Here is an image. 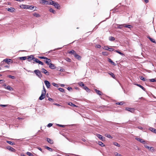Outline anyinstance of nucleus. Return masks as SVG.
<instances>
[{
    "instance_id": "obj_1",
    "label": "nucleus",
    "mask_w": 156,
    "mask_h": 156,
    "mask_svg": "<svg viewBox=\"0 0 156 156\" xmlns=\"http://www.w3.org/2000/svg\"><path fill=\"white\" fill-rule=\"evenodd\" d=\"M49 5L54 6L55 7L58 9H60L61 8L60 5L57 2H56L52 0H50L49 2Z\"/></svg>"
},
{
    "instance_id": "obj_2",
    "label": "nucleus",
    "mask_w": 156,
    "mask_h": 156,
    "mask_svg": "<svg viewBox=\"0 0 156 156\" xmlns=\"http://www.w3.org/2000/svg\"><path fill=\"white\" fill-rule=\"evenodd\" d=\"M118 27L117 28L122 29L123 27H125L129 28L130 30H131V28H133V26L130 25H127L125 24H117Z\"/></svg>"
},
{
    "instance_id": "obj_3",
    "label": "nucleus",
    "mask_w": 156,
    "mask_h": 156,
    "mask_svg": "<svg viewBox=\"0 0 156 156\" xmlns=\"http://www.w3.org/2000/svg\"><path fill=\"white\" fill-rule=\"evenodd\" d=\"M34 72L36 75L39 78H41L42 77V76L41 73L39 70L38 69L35 70Z\"/></svg>"
},
{
    "instance_id": "obj_4",
    "label": "nucleus",
    "mask_w": 156,
    "mask_h": 156,
    "mask_svg": "<svg viewBox=\"0 0 156 156\" xmlns=\"http://www.w3.org/2000/svg\"><path fill=\"white\" fill-rule=\"evenodd\" d=\"M36 58L34 57V55H32L28 56L27 58L29 62L31 61L32 60H33L35 62L36 60L35 59H36Z\"/></svg>"
},
{
    "instance_id": "obj_5",
    "label": "nucleus",
    "mask_w": 156,
    "mask_h": 156,
    "mask_svg": "<svg viewBox=\"0 0 156 156\" xmlns=\"http://www.w3.org/2000/svg\"><path fill=\"white\" fill-rule=\"evenodd\" d=\"M135 139L143 144H145L146 143V141L141 138L136 137L135 138Z\"/></svg>"
},
{
    "instance_id": "obj_6",
    "label": "nucleus",
    "mask_w": 156,
    "mask_h": 156,
    "mask_svg": "<svg viewBox=\"0 0 156 156\" xmlns=\"http://www.w3.org/2000/svg\"><path fill=\"white\" fill-rule=\"evenodd\" d=\"M41 72L45 74L47 76H49L50 75L49 72H48L44 68H42L41 69Z\"/></svg>"
},
{
    "instance_id": "obj_7",
    "label": "nucleus",
    "mask_w": 156,
    "mask_h": 156,
    "mask_svg": "<svg viewBox=\"0 0 156 156\" xmlns=\"http://www.w3.org/2000/svg\"><path fill=\"white\" fill-rule=\"evenodd\" d=\"M45 94L46 93L43 92V91L42 92L41 95L39 98V99L40 100L43 99L45 98Z\"/></svg>"
},
{
    "instance_id": "obj_8",
    "label": "nucleus",
    "mask_w": 156,
    "mask_h": 156,
    "mask_svg": "<svg viewBox=\"0 0 156 156\" xmlns=\"http://www.w3.org/2000/svg\"><path fill=\"white\" fill-rule=\"evenodd\" d=\"M97 136L98 137L100 140L104 141L105 140V138L103 137L102 135L99 134H97Z\"/></svg>"
},
{
    "instance_id": "obj_9",
    "label": "nucleus",
    "mask_w": 156,
    "mask_h": 156,
    "mask_svg": "<svg viewBox=\"0 0 156 156\" xmlns=\"http://www.w3.org/2000/svg\"><path fill=\"white\" fill-rule=\"evenodd\" d=\"M7 148L9 151L12 152H15L16 151L14 148L10 146L7 147Z\"/></svg>"
},
{
    "instance_id": "obj_10",
    "label": "nucleus",
    "mask_w": 156,
    "mask_h": 156,
    "mask_svg": "<svg viewBox=\"0 0 156 156\" xmlns=\"http://www.w3.org/2000/svg\"><path fill=\"white\" fill-rule=\"evenodd\" d=\"M74 56L76 58L78 59V60H80L81 59V57L78 54H77L76 52L75 53Z\"/></svg>"
},
{
    "instance_id": "obj_11",
    "label": "nucleus",
    "mask_w": 156,
    "mask_h": 156,
    "mask_svg": "<svg viewBox=\"0 0 156 156\" xmlns=\"http://www.w3.org/2000/svg\"><path fill=\"white\" fill-rule=\"evenodd\" d=\"M44 82L47 88H49L50 86V82L47 80H45Z\"/></svg>"
},
{
    "instance_id": "obj_12",
    "label": "nucleus",
    "mask_w": 156,
    "mask_h": 156,
    "mask_svg": "<svg viewBox=\"0 0 156 156\" xmlns=\"http://www.w3.org/2000/svg\"><path fill=\"white\" fill-rule=\"evenodd\" d=\"M94 90L95 91L97 94L100 95H102L103 93L99 90H97V89H95Z\"/></svg>"
},
{
    "instance_id": "obj_13",
    "label": "nucleus",
    "mask_w": 156,
    "mask_h": 156,
    "mask_svg": "<svg viewBox=\"0 0 156 156\" xmlns=\"http://www.w3.org/2000/svg\"><path fill=\"white\" fill-rule=\"evenodd\" d=\"M126 109L127 111H129L131 112H134L135 110V109L134 108H127Z\"/></svg>"
},
{
    "instance_id": "obj_14",
    "label": "nucleus",
    "mask_w": 156,
    "mask_h": 156,
    "mask_svg": "<svg viewBox=\"0 0 156 156\" xmlns=\"http://www.w3.org/2000/svg\"><path fill=\"white\" fill-rule=\"evenodd\" d=\"M144 147H146V148L148 149L149 150H150L151 151H154V148L153 147H149L148 146H147V145H144Z\"/></svg>"
},
{
    "instance_id": "obj_15",
    "label": "nucleus",
    "mask_w": 156,
    "mask_h": 156,
    "mask_svg": "<svg viewBox=\"0 0 156 156\" xmlns=\"http://www.w3.org/2000/svg\"><path fill=\"white\" fill-rule=\"evenodd\" d=\"M29 5H22L20 7L24 9H29Z\"/></svg>"
},
{
    "instance_id": "obj_16",
    "label": "nucleus",
    "mask_w": 156,
    "mask_h": 156,
    "mask_svg": "<svg viewBox=\"0 0 156 156\" xmlns=\"http://www.w3.org/2000/svg\"><path fill=\"white\" fill-rule=\"evenodd\" d=\"M41 1L42 3L45 4L47 5H49V2L50 1V0L48 1L46 0H41Z\"/></svg>"
},
{
    "instance_id": "obj_17",
    "label": "nucleus",
    "mask_w": 156,
    "mask_h": 156,
    "mask_svg": "<svg viewBox=\"0 0 156 156\" xmlns=\"http://www.w3.org/2000/svg\"><path fill=\"white\" fill-rule=\"evenodd\" d=\"M15 9L14 8L12 7H10L8 8L7 10L10 12H12L14 11Z\"/></svg>"
},
{
    "instance_id": "obj_18",
    "label": "nucleus",
    "mask_w": 156,
    "mask_h": 156,
    "mask_svg": "<svg viewBox=\"0 0 156 156\" xmlns=\"http://www.w3.org/2000/svg\"><path fill=\"white\" fill-rule=\"evenodd\" d=\"M47 141L48 143H49L51 144H53V140L49 138H47Z\"/></svg>"
},
{
    "instance_id": "obj_19",
    "label": "nucleus",
    "mask_w": 156,
    "mask_h": 156,
    "mask_svg": "<svg viewBox=\"0 0 156 156\" xmlns=\"http://www.w3.org/2000/svg\"><path fill=\"white\" fill-rule=\"evenodd\" d=\"M135 85L137 86H138L139 87H140L144 91H146L145 89L143 86H141L140 84L136 83V84H135Z\"/></svg>"
},
{
    "instance_id": "obj_20",
    "label": "nucleus",
    "mask_w": 156,
    "mask_h": 156,
    "mask_svg": "<svg viewBox=\"0 0 156 156\" xmlns=\"http://www.w3.org/2000/svg\"><path fill=\"white\" fill-rule=\"evenodd\" d=\"M35 60H36L35 62H36V63H38L39 64H41L42 65H44V63L41 61H39L37 58H36V59Z\"/></svg>"
},
{
    "instance_id": "obj_21",
    "label": "nucleus",
    "mask_w": 156,
    "mask_h": 156,
    "mask_svg": "<svg viewBox=\"0 0 156 156\" xmlns=\"http://www.w3.org/2000/svg\"><path fill=\"white\" fill-rule=\"evenodd\" d=\"M47 60L46 61H45V63L48 65H49L50 64H51V60L48 58V59H46Z\"/></svg>"
},
{
    "instance_id": "obj_22",
    "label": "nucleus",
    "mask_w": 156,
    "mask_h": 156,
    "mask_svg": "<svg viewBox=\"0 0 156 156\" xmlns=\"http://www.w3.org/2000/svg\"><path fill=\"white\" fill-rule=\"evenodd\" d=\"M150 130L152 132L156 134V129L152 127H150L149 128Z\"/></svg>"
},
{
    "instance_id": "obj_23",
    "label": "nucleus",
    "mask_w": 156,
    "mask_h": 156,
    "mask_svg": "<svg viewBox=\"0 0 156 156\" xmlns=\"http://www.w3.org/2000/svg\"><path fill=\"white\" fill-rule=\"evenodd\" d=\"M147 38H148L152 42L156 44V41H155L154 39L151 38L149 36Z\"/></svg>"
},
{
    "instance_id": "obj_24",
    "label": "nucleus",
    "mask_w": 156,
    "mask_h": 156,
    "mask_svg": "<svg viewBox=\"0 0 156 156\" xmlns=\"http://www.w3.org/2000/svg\"><path fill=\"white\" fill-rule=\"evenodd\" d=\"M5 89H7L10 91H12L13 90V88H12L11 87H10V86H8L7 87H5Z\"/></svg>"
},
{
    "instance_id": "obj_25",
    "label": "nucleus",
    "mask_w": 156,
    "mask_h": 156,
    "mask_svg": "<svg viewBox=\"0 0 156 156\" xmlns=\"http://www.w3.org/2000/svg\"><path fill=\"white\" fill-rule=\"evenodd\" d=\"M49 67L50 69H55V65L51 63L50 64V65H49Z\"/></svg>"
},
{
    "instance_id": "obj_26",
    "label": "nucleus",
    "mask_w": 156,
    "mask_h": 156,
    "mask_svg": "<svg viewBox=\"0 0 156 156\" xmlns=\"http://www.w3.org/2000/svg\"><path fill=\"white\" fill-rule=\"evenodd\" d=\"M98 144L102 147L105 146V145L101 141H98Z\"/></svg>"
},
{
    "instance_id": "obj_27",
    "label": "nucleus",
    "mask_w": 156,
    "mask_h": 156,
    "mask_svg": "<svg viewBox=\"0 0 156 156\" xmlns=\"http://www.w3.org/2000/svg\"><path fill=\"white\" fill-rule=\"evenodd\" d=\"M33 15L34 16L37 17H39L40 16V15L39 14L35 12H34L33 13Z\"/></svg>"
},
{
    "instance_id": "obj_28",
    "label": "nucleus",
    "mask_w": 156,
    "mask_h": 156,
    "mask_svg": "<svg viewBox=\"0 0 156 156\" xmlns=\"http://www.w3.org/2000/svg\"><path fill=\"white\" fill-rule=\"evenodd\" d=\"M83 88L86 90L87 92H89L90 91V90L86 86H85L83 87Z\"/></svg>"
},
{
    "instance_id": "obj_29",
    "label": "nucleus",
    "mask_w": 156,
    "mask_h": 156,
    "mask_svg": "<svg viewBox=\"0 0 156 156\" xmlns=\"http://www.w3.org/2000/svg\"><path fill=\"white\" fill-rule=\"evenodd\" d=\"M4 62H7L8 64H9V62H10V61L11 60V59H5L4 60Z\"/></svg>"
},
{
    "instance_id": "obj_30",
    "label": "nucleus",
    "mask_w": 156,
    "mask_h": 156,
    "mask_svg": "<svg viewBox=\"0 0 156 156\" xmlns=\"http://www.w3.org/2000/svg\"><path fill=\"white\" fill-rule=\"evenodd\" d=\"M108 61L113 65L114 66L116 65L115 63V62H113V61L110 58H108Z\"/></svg>"
},
{
    "instance_id": "obj_31",
    "label": "nucleus",
    "mask_w": 156,
    "mask_h": 156,
    "mask_svg": "<svg viewBox=\"0 0 156 156\" xmlns=\"http://www.w3.org/2000/svg\"><path fill=\"white\" fill-rule=\"evenodd\" d=\"M114 51L118 53L119 54L121 55H124V54L123 53H122L119 50H115Z\"/></svg>"
},
{
    "instance_id": "obj_32",
    "label": "nucleus",
    "mask_w": 156,
    "mask_h": 156,
    "mask_svg": "<svg viewBox=\"0 0 156 156\" xmlns=\"http://www.w3.org/2000/svg\"><path fill=\"white\" fill-rule=\"evenodd\" d=\"M115 39V38L111 36L109 37V40L111 41H114Z\"/></svg>"
},
{
    "instance_id": "obj_33",
    "label": "nucleus",
    "mask_w": 156,
    "mask_h": 156,
    "mask_svg": "<svg viewBox=\"0 0 156 156\" xmlns=\"http://www.w3.org/2000/svg\"><path fill=\"white\" fill-rule=\"evenodd\" d=\"M6 142L7 143L9 144L12 145H15V143L13 142L9 141H7Z\"/></svg>"
},
{
    "instance_id": "obj_34",
    "label": "nucleus",
    "mask_w": 156,
    "mask_h": 156,
    "mask_svg": "<svg viewBox=\"0 0 156 156\" xmlns=\"http://www.w3.org/2000/svg\"><path fill=\"white\" fill-rule=\"evenodd\" d=\"M49 11L50 12H52V13H53L54 14H55L56 13L55 11V10H54L52 8H50L49 10Z\"/></svg>"
},
{
    "instance_id": "obj_35",
    "label": "nucleus",
    "mask_w": 156,
    "mask_h": 156,
    "mask_svg": "<svg viewBox=\"0 0 156 156\" xmlns=\"http://www.w3.org/2000/svg\"><path fill=\"white\" fill-rule=\"evenodd\" d=\"M27 58V57L26 56H23L20 57V59L22 60H26Z\"/></svg>"
},
{
    "instance_id": "obj_36",
    "label": "nucleus",
    "mask_w": 156,
    "mask_h": 156,
    "mask_svg": "<svg viewBox=\"0 0 156 156\" xmlns=\"http://www.w3.org/2000/svg\"><path fill=\"white\" fill-rule=\"evenodd\" d=\"M108 74L110 75L114 79H115V76L113 73L110 72V73H109Z\"/></svg>"
},
{
    "instance_id": "obj_37",
    "label": "nucleus",
    "mask_w": 156,
    "mask_h": 156,
    "mask_svg": "<svg viewBox=\"0 0 156 156\" xmlns=\"http://www.w3.org/2000/svg\"><path fill=\"white\" fill-rule=\"evenodd\" d=\"M68 104V105L73 107H76V105H75V104H74L73 103L71 102H69Z\"/></svg>"
},
{
    "instance_id": "obj_38",
    "label": "nucleus",
    "mask_w": 156,
    "mask_h": 156,
    "mask_svg": "<svg viewBox=\"0 0 156 156\" xmlns=\"http://www.w3.org/2000/svg\"><path fill=\"white\" fill-rule=\"evenodd\" d=\"M45 148L47 149V150H49L50 151H52V148L49 147L47 146H45Z\"/></svg>"
},
{
    "instance_id": "obj_39",
    "label": "nucleus",
    "mask_w": 156,
    "mask_h": 156,
    "mask_svg": "<svg viewBox=\"0 0 156 156\" xmlns=\"http://www.w3.org/2000/svg\"><path fill=\"white\" fill-rule=\"evenodd\" d=\"M76 52L74 51V50H72L69 51V53L71 54H73V55L75 54V53H76Z\"/></svg>"
},
{
    "instance_id": "obj_40",
    "label": "nucleus",
    "mask_w": 156,
    "mask_h": 156,
    "mask_svg": "<svg viewBox=\"0 0 156 156\" xmlns=\"http://www.w3.org/2000/svg\"><path fill=\"white\" fill-rule=\"evenodd\" d=\"M124 103V102L123 101H121V102H118L116 103V104L120 105H122Z\"/></svg>"
},
{
    "instance_id": "obj_41",
    "label": "nucleus",
    "mask_w": 156,
    "mask_h": 156,
    "mask_svg": "<svg viewBox=\"0 0 156 156\" xmlns=\"http://www.w3.org/2000/svg\"><path fill=\"white\" fill-rule=\"evenodd\" d=\"M78 84L80 86H82L83 87H84V86H85L84 84H83V83L82 82H80Z\"/></svg>"
},
{
    "instance_id": "obj_42",
    "label": "nucleus",
    "mask_w": 156,
    "mask_h": 156,
    "mask_svg": "<svg viewBox=\"0 0 156 156\" xmlns=\"http://www.w3.org/2000/svg\"><path fill=\"white\" fill-rule=\"evenodd\" d=\"M52 84L53 86H54L56 87H58V84L56 83H52Z\"/></svg>"
},
{
    "instance_id": "obj_43",
    "label": "nucleus",
    "mask_w": 156,
    "mask_h": 156,
    "mask_svg": "<svg viewBox=\"0 0 156 156\" xmlns=\"http://www.w3.org/2000/svg\"><path fill=\"white\" fill-rule=\"evenodd\" d=\"M113 144L115 146H117L118 147H120V146L119 144H118L116 142H114Z\"/></svg>"
},
{
    "instance_id": "obj_44",
    "label": "nucleus",
    "mask_w": 156,
    "mask_h": 156,
    "mask_svg": "<svg viewBox=\"0 0 156 156\" xmlns=\"http://www.w3.org/2000/svg\"><path fill=\"white\" fill-rule=\"evenodd\" d=\"M58 89L60 91H61V92H64L65 90L63 88H59Z\"/></svg>"
},
{
    "instance_id": "obj_45",
    "label": "nucleus",
    "mask_w": 156,
    "mask_h": 156,
    "mask_svg": "<svg viewBox=\"0 0 156 156\" xmlns=\"http://www.w3.org/2000/svg\"><path fill=\"white\" fill-rule=\"evenodd\" d=\"M27 154L29 156H34L30 152H27Z\"/></svg>"
},
{
    "instance_id": "obj_46",
    "label": "nucleus",
    "mask_w": 156,
    "mask_h": 156,
    "mask_svg": "<svg viewBox=\"0 0 156 156\" xmlns=\"http://www.w3.org/2000/svg\"><path fill=\"white\" fill-rule=\"evenodd\" d=\"M29 9L32 10L34 7H34V6H33L32 5H29Z\"/></svg>"
},
{
    "instance_id": "obj_47",
    "label": "nucleus",
    "mask_w": 156,
    "mask_h": 156,
    "mask_svg": "<svg viewBox=\"0 0 156 156\" xmlns=\"http://www.w3.org/2000/svg\"><path fill=\"white\" fill-rule=\"evenodd\" d=\"M150 81L152 82H156V80L154 79H151L149 80Z\"/></svg>"
},
{
    "instance_id": "obj_48",
    "label": "nucleus",
    "mask_w": 156,
    "mask_h": 156,
    "mask_svg": "<svg viewBox=\"0 0 156 156\" xmlns=\"http://www.w3.org/2000/svg\"><path fill=\"white\" fill-rule=\"evenodd\" d=\"M8 77L9 78H11L13 79H15V77L14 76H12L10 75L8 76Z\"/></svg>"
},
{
    "instance_id": "obj_49",
    "label": "nucleus",
    "mask_w": 156,
    "mask_h": 156,
    "mask_svg": "<svg viewBox=\"0 0 156 156\" xmlns=\"http://www.w3.org/2000/svg\"><path fill=\"white\" fill-rule=\"evenodd\" d=\"M105 136L106 137L111 139H112L113 138L109 134H106Z\"/></svg>"
},
{
    "instance_id": "obj_50",
    "label": "nucleus",
    "mask_w": 156,
    "mask_h": 156,
    "mask_svg": "<svg viewBox=\"0 0 156 156\" xmlns=\"http://www.w3.org/2000/svg\"><path fill=\"white\" fill-rule=\"evenodd\" d=\"M9 106V105H2L0 104V106L2 107H6L7 106Z\"/></svg>"
},
{
    "instance_id": "obj_51",
    "label": "nucleus",
    "mask_w": 156,
    "mask_h": 156,
    "mask_svg": "<svg viewBox=\"0 0 156 156\" xmlns=\"http://www.w3.org/2000/svg\"><path fill=\"white\" fill-rule=\"evenodd\" d=\"M57 125L58 126L61 127H63V128L65 127L66 126V125H60V124H57Z\"/></svg>"
},
{
    "instance_id": "obj_52",
    "label": "nucleus",
    "mask_w": 156,
    "mask_h": 156,
    "mask_svg": "<svg viewBox=\"0 0 156 156\" xmlns=\"http://www.w3.org/2000/svg\"><path fill=\"white\" fill-rule=\"evenodd\" d=\"M108 49V51H115L114 48H110L109 47V48Z\"/></svg>"
},
{
    "instance_id": "obj_53",
    "label": "nucleus",
    "mask_w": 156,
    "mask_h": 156,
    "mask_svg": "<svg viewBox=\"0 0 156 156\" xmlns=\"http://www.w3.org/2000/svg\"><path fill=\"white\" fill-rule=\"evenodd\" d=\"M108 48H109V47H108V46H105L104 48V49L105 50L108 51Z\"/></svg>"
},
{
    "instance_id": "obj_54",
    "label": "nucleus",
    "mask_w": 156,
    "mask_h": 156,
    "mask_svg": "<svg viewBox=\"0 0 156 156\" xmlns=\"http://www.w3.org/2000/svg\"><path fill=\"white\" fill-rule=\"evenodd\" d=\"M43 90H42V92H43H43L44 93H46V90L44 87V86L43 85Z\"/></svg>"
},
{
    "instance_id": "obj_55",
    "label": "nucleus",
    "mask_w": 156,
    "mask_h": 156,
    "mask_svg": "<svg viewBox=\"0 0 156 156\" xmlns=\"http://www.w3.org/2000/svg\"><path fill=\"white\" fill-rule=\"evenodd\" d=\"M39 58L41 59H48V58L46 57H43V56H41L39 57Z\"/></svg>"
},
{
    "instance_id": "obj_56",
    "label": "nucleus",
    "mask_w": 156,
    "mask_h": 156,
    "mask_svg": "<svg viewBox=\"0 0 156 156\" xmlns=\"http://www.w3.org/2000/svg\"><path fill=\"white\" fill-rule=\"evenodd\" d=\"M66 60L68 62H70L71 61V59L69 58H66Z\"/></svg>"
},
{
    "instance_id": "obj_57",
    "label": "nucleus",
    "mask_w": 156,
    "mask_h": 156,
    "mask_svg": "<svg viewBox=\"0 0 156 156\" xmlns=\"http://www.w3.org/2000/svg\"><path fill=\"white\" fill-rule=\"evenodd\" d=\"M102 54L104 55H108V53L107 52H102Z\"/></svg>"
},
{
    "instance_id": "obj_58",
    "label": "nucleus",
    "mask_w": 156,
    "mask_h": 156,
    "mask_svg": "<svg viewBox=\"0 0 156 156\" xmlns=\"http://www.w3.org/2000/svg\"><path fill=\"white\" fill-rule=\"evenodd\" d=\"M115 155L116 156H122L120 154H119L117 152H115Z\"/></svg>"
},
{
    "instance_id": "obj_59",
    "label": "nucleus",
    "mask_w": 156,
    "mask_h": 156,
    "mask_svg": "<svg viewBox=\"0 0 156 156\" xmlns=\"http://www.w3.org/2000/svg\"><path fill=\"white\" fill-rule=\"evenodd\" d=\"M52 124L51 123H49L47 126L48 127H49L51 126H52Z\"/></svg>"
},
{
    "instance_id": "obj_60",
    "label": "nucleus",
    "mask_w": 156,
    "mask_h": 156,
    "mask_svg": "<svg viewBox=\"0 0 156 156\" xmlns=\"http://www.w3.org/2000/svg\"><path fill=\"white\" fill-rule=\"evenodd\" d=\"M140 79L143 81H145V78L143 76H141Z\"/></svg>"
},
{
    "instance_id": "obj_61",
    "label": "nucleus",
    "mask_w": 156,
    "mask_h": 156,
    "mask_svg": "<svg viewBox=\"0 0 156 156\" xmlns=\"http://www.w3.org/2000/svg\"><path fill=\"white\" fill-rule=\"evenodd\" d=\"M67 89L69 91H70L72 90V88L70 87H68L67 88Z\"/></svg>"
},
{
    "instance_id": "obj_62",
    "label": "nucleus",
    "mask_w": 156,
    "mask_h": 156,
    "mask_svg": "<svg viewBox=\"0 0 156 156\" xmlns=\"http://www.w3.org/2000/svg\"><path fill=\"white\" fill-rule=\"evenodd\" d=\"M4 60H3L1 62V63L0 64V66L3 65V64H4Z\"/></svg>"
},
{
    "instance_id": "obj_63",
    "label": "nucleus",
    "mask_w": 156,
    "mask_h": 156,
    "mask_svg": "<svg viewBox=\"0 0 156 156\" xmlns=\"http://www.w3.org/2000/svg\"><path fill=\"white\" fill-rule=\"evenodd\" d=\"M5 81L3 80H0V83H3Z\"/></svg>"
},
{
    "instance_id": "obj_64",
    "label": "nucleus",
    "mask_w": 156,
    "mask_h": 156,
    "mask_svg": "<svg viewBox=\"0 0 156 156\" xmlns=\"http://www.w3.org/2000/svg\"><path fill=\"white\" fill-rule=\"evenodd\" d=\"M54 105H56V106H60V105L58 104V103H54Z\"/></svg>"
}]
</instances>
